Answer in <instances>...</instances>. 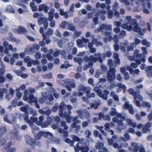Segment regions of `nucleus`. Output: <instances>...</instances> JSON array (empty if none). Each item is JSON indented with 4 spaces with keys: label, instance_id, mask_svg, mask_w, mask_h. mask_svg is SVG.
I'll return each instance as SVG.
<instances>
[{
    "label": "nucleus",
    "instance_id": "nucleus-54",
    "mask_svg": "<svg viewBox=\"0 0 152 152\" xmlns=\"http://www.w3.org/2000/svg\"><path fill=\"white\" fill-rule=\"evenodd\" d=\"M9 49L11 51L16 52L17 51V49L16 48H13L12 45H9L8 46Z\"/></svg>",
    "mask_w": 152,
    "mask_h": 152
},
{
    "label": "nucleus",
    "instance_id": "nucleus-61",
    "mask_svg": "<svg viewBox=\"0 0 152 152\" xmlns=\"http://www.w3.org/2000/svg\"><path fill=\"white\" fill-rule=\"evenodd\" d=\"M16 91L17 92V97L19 98H20L22 96V94L21 93L19 92V91L18 88H17L16 89Z\"/></svg>",
    "mask_w": 152,
    "mask_h": 152
},
{
    "label": "nucleus",
    "instance_id": "nucleus-31",
    "mask_svg": "<svg viewBox=\"0 0 152 152\" xmlns=\"http://www.w3.org/2000/svg\"><path fill=\"white\" fill-rule=\"evenodd\" d=\"M59 115L61 116V117H64L66 118V119L68 122H69V121H68V119H69L71 118V116H69L66 113H64L63 114H62V111L60 110L59 113Z\"/></svg>",
    "mask_w": 152,
    "mask_h": 152
},
{
    "label": "nucleus",
    "instance_id": "nucleus-15",
    "mask_svg": "<svg viewBox=\"0 0 152 152\" xmlns=\"http://www.w3.org/2000/svg\"><path fill=\"white\" fill-rule=\"evenodd\" d=\"M90 90L91 89L89 87H84L83 89L81 90L78 92V96H81L83 94H84V92H86V95L88 96Z\"/></svg>",
    "mask_w": 152,
    "mask_h": 152
},
{
    "label": "nucleus",
    "instance_id": "nucleus-28",
    "mask_svg": "<svg viewBox=\"0 0 152 152\" xmlns=\"http://www.w3.org/2000/svg\"><path fill=\"white\" fill-rule=\"evenodd\" d=\"M54 12V9H51L50 10L48 13V20L49 21H50L53 20V14Z\"/></svg>",
    "mask_w": 152,
    "mask_h": 152
},
{
    "label": "nucleus",
    "instance_id": "nucleus-52",
    "mask_svg": "<svg viewBox=\"0 0 152 152\" xmlns=\"http://www.w3.org/2000/svg\"><path fill=\"white\" fill-rule=\"evenodd\" d=\"M110 96L113 97L115 101H117L118 100V98L117 96L114 95V92H111L110 94Z\"/></svg>",
    "mask_w": 152,
    "mask_h": 152
},
{
    "label": "nucleus",
    "instance_id": "nucleus-39",
    "mask_svg": "<svg viewBox=\"0 0 152 152\" xmlns=\"http://www.w3.org/2000/svg\"><path fill=\"white\" fill-rule=\"evenodd\" d=\"M124 138L123 137H121V139L123 141H126V140H129V136L128 134L127 133H125L124 135Z\"/></svg>",
    "mask_w": 152,
    "mask_h": 152
},
{
    "label": "nucleus",
    "instance_id": "nucleus-22",
    "mask_svg": "<svg viewBox=\"0 0 152 152\" xmlns=\"http://www.w3.org/2000/svg\"><path fill=\"white\" fill-rule=\"evenodd\" d=\"M88 41V40L87 39L84 38H83L81 39L77 40V42L78 47L81 48V45L84 43L87 42Z\"/></svg>",
    "mask_w": 152,
    "mask_h": 152
},
{
    "label": "nucleus",
    "instance_id": "nucleus-5",
    "mask_svg": "<svg viewBox=\"0 0 152 152\" xmlns=\"http://www.w3.org/2000/svg\"><path fill=\"white\" fill-rule=\"evenodd\" d=\"M117 117L118 118H114L113 119V121L114 122H117V124L118 125V128L120 129H124L126 128V126L124 124H123L122 121H121V120L122 121H124L125 120V117L124 116H122L121 114L118 113L117 115Z\"/></svg>",
    "mask_w": 152,
    "mask_h": 152
},
{
    "label": "nucleus",
    "instance_id": "nucleus-41",
    "mask_svg": "<svg viewBox=\"0 0 152 152\" xmlns=\"http://www.w3.org/2000/svg\"><path fill=\"white\" fill-rule=\"evenodd\" d=\"M113 56L114 58L116 60V63L119 64V60L118 58V54L117 53H114L113 54Z\"/></svg>",
    "mask_w": 152,
    "mask_h": 152
},
{
    "label": "nucleus",
    "instance_id": "nucleus-45",
    "mask_svg": "<svg viewBox=\"0 0 152 152\" xmlns=\"http://www.w3.org/2000/svg\"><path fill=\"white\" fill-rule=\"evenodd\" d=\"M92 45L91 43H89L88 44V46L89 48L90 49V51L91 53H94L96 51L95 49L94 48H91Z\"/></svg>",
    "mask_w": 152,
    "mask_h": 152
},
{
    "label": "nucleus",
    "instance_id": "nucleus-42",
    "mask_svg": "<svg viewBox=\"0 0 152 152\" xmlns=\"http://www.w3.org/2000/svg\"><path fill=\"white\" fill-rule=\"evenodd\" d=\"M96 148L99 150L102 149L103 148V144L102 143L98 142L96 144Z\"/></svg>",
    "mask_w": 152,
    "mask_h": 152
},
{
    "label": "nucleus",
    "instance_id": "nucleus-4",
    "mask_svg": "<svg viewBox=\"0 0 152 152\" xmlns=\"http://www.w3.org/2000/svg\"><path fill=\"white\" fill-rule=\"evenodd\" d=\"M139 2V3H141V5H139L137 7V8L135 10L137 12L140 11L143 8V12L146 13H148L149 10L151 9V4L149 2H148L146 5H144L143 3L144 0H138Z\"/></svg>",
    "mask_w": 152,
    "mask_h": 152
},
{
    "label": "nucleus",
    "instance_id": "nucleus-32",
    "mask_svg": "<svg viewBox=\"0 0 152 152\" xmlns=\"http://www.w3.org/2000/svg\"><path fill=\"white\" fill-rule=\"evenodd\" d=\"M46 94V92H44L42 93V97L39 100V102L40 103H43L44 102V101L46 99V97L45 96Z\"/></svg>",
    "mask_w": 152,
    "mask_h": 152
},
{
    "label": "nucleus",
    "instance_id": "nucleus-50",
    "mask_svg": "<svg viewBox=\"0 0 152 152\" xmlns=\"http://www.w3.org/2000/svg\"><path fill=\"white\" fill-rule=\"evenodd\" d=\"M139 52V50H136L134 51V56L136 57V58H139L141 56V55L140 54H138Z\"/></svg>",
    "mask_w": 152,
    "mask_h": 152
},
{
    "label": "nucleus",
    "instance_id": "nucleus-21",
    "mask_svg": "<svg viewBox=\"0 0 152 152\" xmlns=\"http://www.w3.org/2000/svg\"><path fill=\"white\" fill-rule=\"evenodd\" d=\"M5 11L7 12L12 13H15V12L14 8L10 5H8L6 7Z\"/></svg>",
    "mask_w": 152,
    "mask_h": 152
},
{
    "label": "nucleus",
    "instance_id": "nucleus-29",
    "mask_svg": "<svg viewBox=\"0 0 152 152\" xmlns=\"http://www.w3.org/2000/svg\"><path fill=\"white\" fill-rule=\"evenodd\" d=\"M22 2L23 0H17L15 1V3L16 4L22 7L23 9H26V6L22 4Z\"/></svg>",
    "mask_w": 152,
    "mask_h": 152
},
{
    "label": "nucleus",
    "instance_id": "nucleus-33",
    "mask_svg": "<svg viewBox=\"0 0 152 152\" xmlns=\"http://www.w3.org/2000/svg\"><path fill=\"white\" fill-rule=\"evenodd\" d=\"M30 7L31 8L32 11L33 12L36 11L37 10V7L35 6L34 2H31L30 4Z\"/></svg>",
    "mask_w": 152,
    "mask_h": 152
},
{
    "label": "nucleus",
    "instance_id": "nucleus-53",
    "mask_svg": "<svg viewBox=\"0 0 152 152\" xmlns=\"http://www.w3.org/2000/svg\"><path fill=\"white\" fill-rule=\"evenodd\" d=\"M116 114L115 111V109L114 108H111V111L110 112V115L111 116H113Z\"/></svg>",
    "mask_w": 152,
    "mask_h": 152
},
{
    "label": "nucleus",
    "instance_id": "nucleus-36",
    "mask_svg": "<svg viewBox=\"0 0 152 152\" xmlns=\"http://www.w3.org/2000/svg\"><path fill=\"white\" fill-rule=\"evenodd\" d=\"M8 27L7 26H4L0 28V32L2 33H5L8 31Z\"/></svg>",
    "mask_w": 152,
    "mask_h": 152
},
{
    "label": "nucleus",
    "instance_id": "nucleus-23",
    "mask_svg": "<svg viewBox=\"0 0 152 152\" xmlns=\"http://www.w3.org/2000/svg\"><path fill=\"white\" fill-rule=\"evenodd\" d=\"M146 71L148 77H152V66H147L146 67Z\"/></svg>",
    "mask_w": 152,
    "mask_h": 152
},
{
    "label": "nucleus",
    "instance_id": "nucleus-40",
    "mask_svg": "<svg viewBox=\"0 0 152 152\" xmlns=\"http://www.w3.org/2000/svg\"><path fill=\"white\" fill-rule=\"evenodd\" d=\"M85 59L86 61H95L96 60L97 58L95 56L94 57L92 56H90L89 58L86 59V57H85Z\"/></svg>",
    "mask_w": 152,
    "mask_h": 152
},
{
    "label": "nucleus",
    "instance_id": "nucleus-47",
    "mask_svg": "<svg viewBox=\"0 0 152 152\" xmlns=\"http://www.w3.org/2000/svg\"><path fill=\"white\" fill-rule=\"evenodd\" d=\"M0 52L1 53L4 52L5 54H7L9 53V51L7 49H5L4 50L3 48L1 46H0Z\"/></svg>",
    "mask_w": 152,
    "mask_h": 152
},
{
    "label": "nucleus",
    "instance_id": "nucleus-26",
    "mask_svg": "<svg viewBox=\"0 0 152 152\" xmlns=\"http://www.w3.org/2000/svg\"><path fill=\"white\" fill-rule=\"evenodd\" d=\"M98 116L100 120L104 119L109 121L110 120V117L108 115H105L104 116H103L102 113H100L99 114Z\"/></svg>",
    "mask_w": 152,
    "mask_h": 152
},
{
    "label": "nucleus",
    "instance_id": "nucleus-56",
    "mask_svg": "<svg viewBox=\"0 0 152 152\" xmlns=\"http://www.w3.org/2000/svg\"><path fill=\"white\" fill-rule=\"evenodd\" d=\"M6 18V16L4 15H0V27L2 26L3 25L1 21V19H5Z\"/></svg>",
    "mask_w": 152,
    "mask_h": 152
},
{
    "label": "nucleus",
    "instance_id": "nucleus-2",
    "mask_svg": "<svg viewBox=\"0 0 152 152\" xmlns=\"http://www.w3.org/2000/svg\"><path fill=\"white\" fill-rule=\"evenodd\" d=\"M28 115L26 113H25L23 116L24 119L26 122L28 123L31 126L32 125L33 123L35 122L38 125H41L42 127H46L48 126V125H45V126H43V117L42 116H40L38 120L36 117H31L30 120H29L28 119Z\"/></svg>",
    "mask_w": 152,
    "mask_h": 152
},
{
    "label": "nucleus",
    "instance_id": "nucleus-43",
    "mask_svg": "<svg viewBox=\"0 0 152 152\" xmlns=\"http://www.w3.org/2000/svg\"><path fill=\"white\" fill-rule=\"evenodd\" d=\"M33 132L34 133V136L37 139H39L40 138V137L43 136L42 134H38V133L36 134V132H35V131H38V130H35L33 129L32 130Z\"/></svg>",
    "mask_w": 152,
    "mask_h": 152
},
{
    "label": "nucleus",
    "instance_id": "nucleus-27",
    "mask_svg": "<svg viewBox=\"0 0 152 152\" xmlns=\"http://www.w3.org/2000/svg\"><path fill=\"white\" fill-rule=\"evenodd\" d=\"M127 69L129 71L130 74H131L133 73L138 74L140 72V71L138 69H136L134 70L131 68L130 66H128L127 67Z\"/></svg>",
    "mask_w": 152,
    "mask_h": 152
},
{
    "label": "nucleus",
    "instance_id": "nucleus-7",
    "mask_svg": "<svg viewBox=\"0 0 152 152\" xmlns=\"http://www.w3.org/2000/svg\"><path fill=\"white\" fill-rule=\"evenodd\" d=\"M129 150L133 151L134 152H145L142 145H139L138 144L135 143H132L131 146L129 148Z\"/></svg>",
    "mask_w": 152,
    "mask_h": 152
},
{
    "label": "nucleus",
    "instance_id": "nucleus-38",
    "mask_svg": "<svg viewBox=\"0 0 152 152\" xmlns=\"http://www.w3.org/2000/svg\"><path fill=\"white\" fill-rule=\"evenodd\" d=\"M39 48V46L37 45H34L32 46H31L30 49V51L31 52H33L34 51L35 49H38Z\"/></svg>",
    "mask_w": 152,
    "mask_h": 152
},
{
    "label": "nucleus",
    "instance_id": "nucleus-24",
    "mask_svg": "<svg viewBox=\"0 0 152 152\" xmlns=\"http://www.w3.org/2000/svg\"><path fill=\"white\" fill-rule=\"evenodd\" d=\"M126 121L128 125L132 127H135L136 126V123L132 120L130 119H126Z\"/></svg>",
    "mask_w": 152,
    "mask_h": 152
},
{
    "label": "nucleus",
    "instance_id": "nucleus-30",
    "mask_svg": "<svg viewBox=\"0 0 152 152\" xmlns=\"http://www.w3.org/2000/svg\"><path fill=\"white\" fill-rule=\"evenodd\" d=\"M151 126V124L149 122H148L145 126L142 127V130L144 133L148 131V128H150Z\"/></svg>",
    "mask_w": 152,
    "mask_h": 152
},
{
    "label": "nucleus",
    "instance_id": "nucleus-6",
    "mask_svg": "<svg viewBox=\"0 0 152 152\" xmlns=\"http://www.w3.org/2000/svg\"><path fill=\"white\" fill-rule=\"evenodd\" d=\"M129 93L132 95L134 98V102H135L136 105L139 107L141 106L140 104V103L139 101H142V97L139 94L135 93L133 91L132 89L129 88Z\"/></svg>",
    "mask_w": 152,
    "mask_h": 152
},
{
    "label": "nucleus",
    "instance_id": "nucleus-12",
    "mask_svg": "<svg viewBox=\"0 0 152 152\" xmlns=\"http://www.w3.org/2000/svg\"><path fill=\"white\" fill-rule=\"evenodd\" d=\"M75 152H78V150H81V152H88L89 149L86 146V147H82V144L79 143L77 144L76 147H75Z\"/></svg>",
    "mask_w": 152,
    "mask_h": 152
},
{
    "label": "nucleus",
    "instance_id": "nucleus-59",
    "mask_svg": "<svg viewBox=\"0 0 152 152\" xmlns=\"http://www.w3.org/2000/svg\"><path fill=\"white\" fill-rule=\"evenodd\" d=\"M65 141L67 143L71 145H73V143L69 138H66L65 140Z\"/></svg>",
    "mask_w": 152,
    "mask_h": 152
},
{
    "label": "nucleus",
    "instance_id": "nucleus-19",
    "mask_svg": "<svg viewBox=\"0 0 152 152\" xmlns=\"http://www.w3.org/2000/svg\"><path fill=\"white\" fill-rule=\"evenodd\" d=\"M5 66L4 65H2L0 69V83L3 82L5 80L4 78L2 75L4 72Z\"/></svg>",
    "mask_w": 152,
    "mask_h": 152
},
{
    "label": "nucleus",
    "instance_id": "nucleus-51",
    "mask_svg": "<svg viewBox=\"0 0 152 152\" xmlns=\"http://www.w3.org/2000/svg\"><path fill=\"white\" fill-rule=\"evenodd\" d=\"M114 124H109L107 123L105 124L104 125V127L105 130H107L109 127H112L113 126Z\"/></svg>",
    "mask_w": 152,
    "mask_h": 152
},
{
    "label": "nucleus",
    "instance_id": "nucleus-34",
    "mask_svg": "<svg viewBox=\"0 0 152 152\" xmlns=\"http://www.w3.org/2000/svg\"><path fill=\"white\" fill-rule=\"evenodd\" d=\"M120 72L124 74L125 76L124 79L127 80L128 79L129 76L128 73H125V69L124 68H121L120 69Z\"/></svg>",
    "mask_w": 152,
    "mask_h": 152
},
{
    "label": "nucleus",
    "instance_id": "nucleus-16",
    "mask_svg": "<svg viewBox=\"0 0 152 152\" xmlns=\"http://www.w3.org/2000/svg\"><path fill=\"white\" fill-rule=\"evenodd\" d=\"M13 31L16 33L22 34L27 32V30L24 28L20 26L17 28L13 29Z\"/></svg>",
    "mask_w": 152,
    "mask_h": 152
},
{
    "label": "nucleus",
    "instance_id": "nucleus-3",
    "mask_svg": "<svg viewBox=\"0 0 152 152\" xmlns=\"http://www.w3.org/2000/svg\"><path fill=\"white\" fill-rule=\"evenodd\" d=\"M34 92V90L32 88H30L28 90H26L23 96L24 100L27 101L30 103L31 104L33 102H35L37 99L36 97H35L31 93Z\"/></svg>",
    "mask_w": 152,
    "mask_h": 152
},
{
    "label": "nucleus",
    "instance_id": "nucleus-57",
    "mask_svg": "<svg viewBox=\"0 0 152 152\" xmlns=\"http://www.w3.org/2000/svg\"><path fill=\"white\" fill-rule=\"evenodd\" d=\"M47 93V94L45 95L46 97V99H48L50 101H51L53 99V98L52 96L50 95L49 94V93H48V94Z\"/></svg>",
    "mask_w": 152,
    "mask_h": 152
},
{
    "label": "nucleus",
    "instance_id": "nucleus-17",
    "mask_svg": "<svg viewBox=\"0 0 152 152\" xmlns=\"http://www.w3.org/2000/svg\"><path fill=\"white\" fill-rule=\"evenodd\" d=\"M140 41L137 39H136L135 40V42L132 43L131 46L128 47L127 50L129 51L132 50L134 48L136 47L137 45H138L140 43Z\"/></svg>",
    "mask_w": 152,
    "mask_h": 152
},
{
    "label": "nucleus",
    "instance_id": "nucleus-55",
    "mask_svg": "<svg viewBox=\"0 0 152 152\" xmlns=\"http://www.w3.org/2000/svg\"><path fill=\"white\" fill-rule=\"evenodd\" d=\"M94 134L95 136L99 137L100 139H102L101 136L99 135V134L97 131H94Z\"/></svg>",
    "mask_w": 152,
    "mask_h": 152
},
{
    "label": "nucleus",
    "instance_id": "nucleus-25",
    "mask_svg": "<svg viewBox=\"0 0 152 152\" xmlns=\"http://www.w3.org/2000/svg\"><path fill=\"white\" fill-rule=\"evenodd\" d=\"M24 61L27 63L28 66L31 67V65L32 60L28 56L24 58Z\"/></svg>",
    "mask_w": 152,
    "mask_h": 152
},
{
    "label": "nucleus",
    "instance_id": "nucleus-63",
    "mask_svg": "<svg viewBox=\"0 0 152 152\" xmlns=\"http://www.w3.org/2000/svg\"><path fill=\"white\" fill-rule=\"evenodd\" d=\"M142 44L144 45H146L147 46H148L150 45V44L147 42L145 40H142Z\"/></svg>",
    "mask_w": 152,
    "mask_h": 152
},
{
    "label": "nucleus",
    "instance_id": "nucleus-60",
    "mask_svg": "<svg viewBox=\"0 0 152 152\" xmlns=\"http://www.w3.org/2000/svg\"><path fill=\"white\" fill-rule=\"evenodd\" d=\"M117 86L119 88H123L124 91H125L126 89V87L124 85H122L120 83H119L117 84Z\"/></svg>",
    "mask_w": 152,
    "mask_h": 152
},
{
    "label": "nucleus",
    "instance_id": "nucleus-46",
    "mask_svg": "<svg viewBox=\"0 0 152 152\" xmlns=\"http://www.w3.org/2000/svg\"><path fill=\"white\" fill-rule=\"evenodd\" d=\"M6 129L4 127L0 128V138L2 137L3 134L5 132Z\"/></svg>",
    "mask_w": 152,
    "mask_h": 152
},
{
    "label": "nucleus",
    "instance_id": "nucleus-35",
    "mask_svg": "<svg viewBox=\"0 0 152 152\" xmlns=\"http://www.w3.org/2000/svg\"><path fill=\"white\" fill-rule=\"evenodd\" d=\"M136 63L137 64L135 63H132L131 66L134 68H136L137 66L141 63V61L139 60H137L136 61Z\"/></svg>",
    "mask_w": 152,
    "mask_h": 152
},
{
    "label": "nucleus",
    "instance_id": "nucleus-10",
    "mask_svg": "<svg viewBox=\"0 0 152 152\" xmlns=\"http://www.w3.org/2000/svg\"><path fill=\"white\" fill-rule=\"evenodd\" d=\"M72 80L67 79L64 82V86L68 91H71V88H73L75 86V83L73 82H72Z\"/></svg>",
    "mask_w": 152,
    "mask_h": 152
},
{
    "label": "nucleus",
    "instance_id": "nucleus-20",
    "mask_svg": "<svg viewBox=\"0 0 152 152\" xmlns=\"http://www.w3.org/2000/svg\"><path fill=\"white\" fill-rule=\"evenodd\" d=\"M19 58V55L17 53H14L12 56V57L10 58V63L13 65L15 61V59H18Z\"/></svg>",
    "mask_w": 152,
    "mask_h": 152
},
{
    "label": "nucleus",
    "instance_id": "nucleus-49",
    "mask_svg": "<svg viewBox=\"0 0 152 152\" xmlns=\"http://www.w3.org/2000/svg\"><path fill=\"white\" fill-rule=\"evenodd\" d=\"M74 60L75 61L77 62L79 64H81L82 61V59L78 57L75 58Z\"/></svg>",
    "mask_w": 152,
    "mask_h": 152
},
{
    "label": "nucleus",
    "instance_id": "nucleus-48",
    "mask_svg": "<svg viewBox=\"0 0 152 152\" xmlns=\"http://www.w3.org/2000/svg\"><path fill=\"white\" fill-rule=\"evenodd\" d=\"M7 141V139L5 138H2L0 140V146L4 145L6 143Z\"/></svg>",
    "mask_w": 152,
    "mask_h": 152
},
{
    "label": "nucleus",
    "instance_id": "nucleus-62",
    "mask_svg": "<svg viewBox=\"0 0 152 152\" xmlns=\"http://www.w3.org/2000/svg\"><path fill=\"white\" fill-rule=\"evenodd\" d=\"M128 132L131 133L135 134V131L134 129L132 128H130L128 130Z\"/></svg>",
    "mask_w": 152,
    "mask_h": 152
},
{
    "label": "nucleus",
    "instance_id": "nucleus-8",
    "mask_svg": "<svg viewBox=\"0 0 152 152\" xmlns=\"http://www.w3.org/2000/svg\"><path fill=\"white\" fill-rule=\"evenodd\" d=\"M42 134L45 137H48L51 140L50 142L51 143H53V142H55L57 144H58L60 142L59 139H57L55 140V138L53 137V134L49 132H45L40 131L38 132V134Z\"/></svg>",
    "mask_w": 152,
    "mask_h": 152
},
{
    "label": "nucleus",
    "instance_id": "nucleus-1",
    "mask_svg": "<svg viewBox=\"0 0 152 152\" xmlns=\"http://www.w3.org/2000/svg\"><path fill=\"white\" fill-rule=\"evenodd\" d=\"M124 24H122L121 26L122 28L128 31L132 30L134 31L137 32L140 34H142L140 28L138 26L135 21H132L130 16L126 17V20H124Z\"/></svg>",
    "mask_w": 152,
    "mask_h": 152
},
{
    "label": "nucleus",
    "instance_id": "nucleus-14",
    "mask_svg": "<svg viewBox=\"0 0 152 152\" xmlns=\"http://www.w3.org/2000/svg\"><path fill=\"white\" fill-rule=\"evenodd\" d=\"M38 23L39 25L43 24L44 25L45 28H47L48 26L47 20L46 18L43 17L39 19Z\"/></svg>",
    "mask_w": 152,
    "mask_h": 152
},
{
    "label": "nucleus",
    "instance_id": "nucleus-37",
    "mask_svg": "<svg viewBox=\"0 0 152 152\" xmlns=\"http://www.w3.org/2000/svg\"><path fill=\"white\" fill-rule=\"evenodd\" d=\"M59 11L60 15L62 16H64L65 18H67L68 16L67 14V12H64V10L61 9H60L59 10Z\"/></svg>",
    "mask_w": 152,
    "mask_h": 152
},
{
    "label": "nucleus",
    "instance_id": "nucleus-64",
    "mask_svg": "<svg viewBox=\"0 0 152 152\" xmlns=\"http://www.w3.org/2000/svg\"><path fill=\"white\" fill-rule=\"evenodd\" d=\"M125 32L124 31H122L120 33V37L121 38H123L125 36Z\"/></svg>",
    "mask_w": 152,
    "mask_h": 152
},
{
    "label": "nucleus",
    "instance_id": "nucleus-44",
    "mask_svg": "<svg viewBox=\"0 0 152 152\" xmlns=\"http://www.w3.org/2000/svg\"><path fill=\"white\" fill-rule=\"evenodd\" d=\"M7 39L8 40L10 41L11 42H15L17 43H18L20 41L19 39H16L14 37L8 38Z\"/></svg>",
    "mask_w": 152,
    "mask_h": 152
},
{
    "label": "nucleus",
    "instance_id": "nucleus-13",
    "mask_svg": "<svg viewBox=\"0 0 152 152\" xmlns=\"http://www.w3.org/2000/svg\"><path fill=\"white\" fill-rule=\"evenodd\" d=\"M115 72V70L112 68H110L109 71L107 74V79L109 81L113 80L115 77L114 74Z\"/></svg>",
    "mask_w": 152,
    "mask_h": 152
},
{
    "label": "nucleus",
    "instance_id": "nucleus-58",
    "mask_svg": "<svg viewBox=\"0 0 152 152\" xmlns=\"http://www.w3.org/2000/svg\"><path fill=\"white\" fill-rule=\"evenodd\" d=\"M142 105L144 107L147 106L149 108L151 107L150 104L148 102H143L142 103Z\"/></svg>",
    "mask_w": 152,
    "mask_h": 152
},
{
    "label": "nucleus",
    "instance_id": "nucleus-9",
    "mask_svg": "<svg viewBox=\"0 0 152 152\" xmlns=\"http://www.w3.org/2000/svg\"><path fill=\"white\" fill-rule=\"evenodd\" d=\"M94 91L96 92L98 95L100 97L104 99H106L107 98V95L109 94L108 92L105 90L103 92V94L100 89H99L98 88L95 87L94 88Z\"/></svg>",
    "mask_w": 152,
    "mask_h": 152
},
{
    "label": "nucleus",
    "instance_id": "nucleus-18",
    "mask_svg": "<svg viewBox=\"0 0 152 152\" xmlns=\"http://www.w3.org/2000/svg\"><path fill=\"white\" fill-rule=\"evenodd\" d=\"M50 9V7L48 6L46 4H42L39 5L38 10L39 11L43 10L45 13H47Z\"/></svg>",
    "mask_w": 152,
    "mask_h": 152
},
{
    "label": "nucleus",
    "instance_id": "nucleus-11",
    "mask_svg": "<svg viewBox=\"0 0 152 152\" xmlns=\"http://www.w3.org/2000/svg\"><path fill=\"white\" fill-rule=\"evenodd\" d=\"M123 108L124 109H129V113L131 114H133L134 113V108L132 105L129 104L128 102L126 101L125 102Z\"/></svg>",
    "mask_w": 152,
    "mask_h": 152
}]
</instances>
